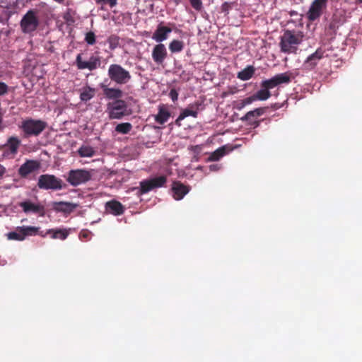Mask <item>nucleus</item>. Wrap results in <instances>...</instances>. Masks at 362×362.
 Returning a JSON list of instances; mask_svg holds the SVG:
<instances>
[{"label":"nucleus","mask_w":362,"mask_h":362,"mask_svg":"<svg viewBox=\"0 0 362 362\" xmlns=\"http://www.w3.org/2000/svg\"><path fill=\"white\" fill-rule=\"evenodd\" d=\"M304 34L302 31L286 30L280 37L279 47L286 54H296L298 46L303 41Z\"/></svg>","instance_id":"obj_1"},{"label":"nucleus","mask_w":362,"mask_h":362,"mask_svg":"<svg viewBox=\"0 0 362 362\" xmlns=\"http://www.w3.org/2000/svg\"><path fill=\"white\" fill-rule=\"evenodd\" d=\"M46 122L41 119H26L22 122L21 128L25 137L40 135L47 127Z\"/></svg>","instance_id":"obj_2"},{"label":"nucleus","mask_w":362,"mask_h":362,"mask_svg":"<svg viewBox=\"0 0 362 362\" xmlns=\"http://www.w3.org/2000/svg\"><path fill=\"white\" fill-rule=\"evenodd\" d=\"M107 75L112 81L119 85L127 83L132 78L129 71L117 64L110 65Z\"/></svg>","instance_id":"obj_3"},{"label":"nucleus","mask_w":362,"mask_h":362,"mask_svg":"<svg viewBox=\"0 0 362 362\" xmlns=\"http://www.w3.org/2000/svg\"><path fill=\"white\" fill-rule=\"evenodd\" d=\"M93 170L76 169L71 170L68 173L66 181L73 187H77L80 185L90 181L93 177Z\"/></svg>","instance_id":"obj_4"},{"label":"nucleus","mask_w":362,"mask_h":362,"mask_svg":"<svg viewBox=\"0 0 362 362\" xmlns=\"http://www.w3.org/2000/svg\"><path fill=\"white\" fill-rule=\"evenodd\" d=\"M107 112L110 119H120L128 116L131 112L128 110L127 104L124 100H117L107 105Z\"/></svg>","instance_id":"obj_5"},{"label":"nucleus","mask_w":362,"mask_h":362,"mask_svg":"<svg viewBox=\"0 0 362 362\" xmlns=\"http://www.w3.org/2000/svg\"><path fill=\"white\" fill-rule=\"evenodd\" d=\"M39 227L36 226H18L15 230L6 234L9 240L23 241L27 236H35L39 233Z\"/></svg>","instance_id":"obj_6"},{"label":"nucleus","mask_w":362,"mask_h":362,"mask_svg":"<svg viewBox=\"0 0 362 362\" xmlns=\"http://www.w3.org/2000/svg\"><path fill=\"white\" fill-rule=\"evenodd\" d=\"M37 10H29L22 18L20 25L24 33H30L35 31L40 23Z\"/></svg>","instance_id":"obj_7"},{"label":"nucleus","mask_w":362,"mask_h":362,"mask_svg":"<svg viewBox=\"0 0 362 362\" xmlns=\"http://www.w3.org/2000/svg\"><path fill=\"white\" fill-rule=\"evenodd\" d=\"M37 187L46 190H59L63 188V181L54 175H41L38 178Z\"/></svg>","instance_id":"obj_8"},{"label":"nucleus","mask_w":362,"mask_h":362,"mask_svg":"<svg viewBox=\"0 0 362 362\" xmlns=\"http://www.w3.org/2000/svg\"><path fill=\"white\" fill-rule=\"evenodd\" d=\"M166 182L167 177L165 175L144 180L140 182L139 193L141 194H146L156 188L163 187Z\"/></svg>","instance_id":"obj_9"},{"label":"nucleus","mask_w":362,"mask_h":362,"mask_svg":"<svg viewBox=\"0 0 362 362\" xmlns=\"http://www.w3.org/2000/svg\"><path fill=\"white\" fill-rule=\"evenodd\" d=\"M101 63V57L98 55H91L88 61L83 59L81 54H78L76 58V65L80 70L94 71L100 67Z\"/></svg>","instance_id":"obj_10"},{"label":"nucleus","mask_w":362,"mask_h":362,"mask_svg":"<svg viewBox=\"0 0 362 362\" xmlns=\"http://www.w3.org/2000/svg\"><path fill=\"white\" fill-rule=\"evenodd\" d=\"M291 82V77L288 73H282L275 75L270 79L264 80L261 82V88H265L268 90L283 83Z\"/></svg>","instance_id":"obj_11"},{"label":"nucleus","mask_w":362,"mask_h":362,"mask_svg":"<svg viewBox=\"0 0 362 362\" xmlns=\"http://www.w3.org/2000/svg\"><path fill=\"white\" fill-rule=\"evenodd\" d=\"M328 0H314L311 4L306 17L310 21H315L322 14V11L326 8Z\"/></svg>","instance_id":"obj_12"},{"label":"nucleus","mask_w":362,"mask_h":362,"mask_svg":"<svg viewBox=\"0 0 362 362\" xmlns=\"http://www.w3.org/2000/svg\"><path fill=\"white\" fill-rule=\"evenodd\" d=\"M18 205L25 214H38L41 216H43L45 214V206L40 203L36 204L32 202L30 200H26L20 202Z\"/></svg>","instance_id":"obj_13"},{"label":"nucleus","mask_w":362,"mask_h":362,"mask_svg":"<svg viewBox=\"0 0 362 362\" xmlns=\"http://www.w3.org/2000/svg\"><path fill=\"white\" fill-rule=\"evenodd\" d=\"M21 144V141L17 136H11L1 148L4 149V155L14 156L17 154Z\"/></svg>","instance_id":"obj_14"},{"label":"nucleus","mask_w":362,"mask_h":362,"mask_svg":"<svg viewBox=\"0 0 362 362\" xmlns=\"http://www.w3.org/2000/svg\"><path fill=\"white\" fill-rule=\"evenodd\" d=\"M40 163L37 160H28L18 169L21 177H26L29 174L39 170Z\"/></svg>","instance_id":"obj_15"},{"label":"nucleus","mask_w":362,"mask_h":362,"mask_svg":"<svg viewBox=\"0 0 362 362\" xmlns=\"http://www.w3.org/2000/svg\"><path fill=\"white\" fill-rule=\"evenodd\" d=\"M151 56L156 64H162L168 56L165 46L162 43L155 45L152 50Z\"/></svg>","instance_id":"obj_16"},{"label":"nucleus","mask_w":362,"mask_h":362,"mask_svg":"<svg viewBox=\"0 0 362 362\" xmlns=\"http://www.w3.org/2000/svg\"><path fill=\"white\" fill-rule=\"evenodd\" d=\"M190 187L180 181H175L172 185L173 197L175 200H181L189 192Z\"/></svg>","instance_id":"obj_17"},{"label":"nucleus","mask_w":362,"mask_h":362,"mask_svg":"<svg viewBox=\"0 0 362 362\" xmlns=\"http://www.w3.org/2000/svg\"><path fill=\"white\" fill-rule=\"evenodd\" d=\"M325 51L321 48L317 49V50L312 54L308 57L305 61L303 66L308 69H313L317 64L319 60L324 57Z\"/></svg>","instance_id":"obj_18"},{"label":"nucleus","mask_w":362,"mask_h":362,"mask_svg":"<svg viewBox=\"0 0 362 362\" xmlns=\"http://www.w3.org/2000/svg\"><path fill=\"white\" fill-rule=\"evenodd\" d=\"M172 32L169 27L164 26L160 23L152 35V38L157 42H161L168 39V34Z\"/></svg>","instance_id":"obj_19"},{"label":"nucleus","mask_w":362,"mask_h":362,"mask_svg":"<svg viewBox=\"0 0 362 362\" xmlns=\"http://www.w3.org/2000/svg\"><path fill=\"white\" fill-rule=\"evenodd\" d=\"M105 209L114 216H119L124 214L125 208L119 202L111 200L105 204Z\"/></svg>","instance_id":"obj_20"},{"label":"nucleus","mask_w":362,"mask_h":362,"mask_svg":"<svg viewBox=\"0 0 362 362\" xmlns=\"http://www.w3.org/2000/svg\"><path fill=\"white\" fill-rule=\"evenodd\" d=\"M101 88L103 89L105 97L109 100H120L123 96V92L122 90L115 88H109L106 85L101 84Z\"/></svg>","instance_id":"obj_21"},{"label":"nucleus","mask_w":362,"mask_h":362,"mask_svg":"<svg viewBox=\"0 0 362 362\" xmlns=\"http://www.w3.org/2000/svg\"><path fill=\"white\" fill-rule=\"evenodd\" d=\"M267 110V107H265L255 108L253 110L247 112L240 118V119L243 122H248L249 123L253 121L254 119L263 115L266 112Z\"/></svg>","instance_id":"obj_22"},{"label":"nucleus","mask_w":362,"mask_h":362,"mask_svg":"<svg viewBox=\"0 0 362 362\" xmlns=\"http://www.w3.org/2000/svg\"><path fill=\"white\" fill-rule=\"evenodd\" d=\"M53 206L56 211L68 214L72 212L78 207V204L66 202H54Z\"/></svg>","instance_id":"obj_23"},{"label":"nucleus","mask_w":362,"mask_h":362,"mask_svg":"<svg viewBox=\"0 0 362 362\" xmlns=\"http://www.w3.org/2000/svg\"><path fill=\"white\" fill-rule=\"evenodd\" d=\"M170 117V113L164 105H161L158 107V112L155 116V120L160 124H165Z\"/></svg>","instance_id":"obj_24"},{"label":"nucleus","mask_w":362,"mask_h":362,"mask_svg":"<svg viewBox=\"0 0 362 362\" xmlns=\"http://www.w3.org/2000/svg\"><path fill=\"white\" fill-rule=\"evenodd\" d=\"M69 233L68 230L62 228L49 229L46 233V234L50 235L52 239H60L62 240H65L68 237Z\"/></svg>","instance_id":"obj_25"},{"label":"nucleus","mask_w":362,"mask_h":362,"mask_svg":"<svg viewBox=\"0 0 362 362\" xmlns=\"http://www.w3.org/2000/svg\"><path fill=\"white\" fill-rule=\"evenodd\" d=\"M255 68L252 65L247 66L244 69L239 71L237 77L241 81L250 80L255 73Z\"/></svg>","instance_id":"obj_26"},{"label":"nucleus","mask_w":362,"mask_h":362,"mask_svg":"<svg viewBox=\"0 0 362 362\" xmlns=\"http://www.w3.org/2000/svg\"><path fill=\"white\" fill-rule=\"evenodd\" d=\"M95 89L90 86H86L81 90L80 99L83 102H87L95 95Z\"/></svg>","instance_id":"obj_27"},{"label":"nucleus","mask_w":362,"mask_h":362,"mask_svg":"<svg viewBox=\"0 0 362 362\" xmlns=\"http://www.w3.org/2000/svg\"><path fill=\"white\" fill-rule=\"evenodd\" d=\"M272 94L269 90L266 89L265 88H262L260 90H257L255 93L252 95V97L254 101L256 100H267L271 97Z\"/></svg>","instance_id":"obj_28"},{"label":"nucleus","mask_w":362,"mask_h":362,"mask_svg":"<svg viewBox=\"0 0 362 362\" xmlns=\"http://www.w3.org/2000/svg\"><path fill=\"white\" fill-rule=\"evenodd\" d=\"M191 116L192 117L197 118V113L194 111H191L187 107L185 109H183L177 119L175 120V124L177 126H181L180 122L183 120L185 117Z\"/></svg>","instance_id":"obj_29"},{"label":"nucleus","mask_w":362,"mask_h":362,"mask_svg":"<svg viewBox=\"0 0 362 362\" xmlns=\"http://www.w3.org/2000/svg\"><path fill=\"white\" fill-rule=\"evenodd\" d=\"M133 128V126L129 122H122L118 124L115 128V131L117 133L122 134H129Z\"/></svg>","instance_id":"obj_30"},{"label":"nucleus","mask_w":362,"mask_h":362,"mask_svg":"<svg viewBox=\"0 0 362 362\" xmlns=\"http://www.w3.org/2000/svg\"><path fill=\"white\" fill-rule=\"evenodd\" d=\"M78 153L81 157H92L95 155V151L91 146H81L78 150Z\"/></svg>","instance_id":"obj_31"},{"label":"nucleus","mask_w":362,"mask_h":362,"mask_svg":"<svg viewBox=\"0 0 362 362\" xmlns=\"http://www.w3.org/2000/svg\"><path fill=\"white\" fill-rule=\"evenodd\" d=\"M184 48V42L178 40H173L169 44V49L172 53L180 52Z\"/></svg>","instance_id":"obj_32"},{"label":"nucleus","mask_w":362,"mask_h":362,"mask_svg":"<svg viewBox=\"0 0 362 362\" xmlns=\"http://www.w3.org/2000/svg\"><path fill=\"white\" fill-rule=\"evenodd\" d=\"M253 102H255V101H254L252 95H250V96L245 98L243 100L237 101V103L235 105V108L238 110H241L247 105L252 104Z\"/></svg>","instance_id":"obj_33"},{"label":"nucleus","mask_w":362,"mask_h":362,"mask_svg":"<svg viewBox=\"0 0 362 362\" xmlns=\"http://www.w3.org/2000/svg\"><path fill=\"white\" fill-rule=\"evenodd\" d=\"M226 154V150L224 147H221L214 151L209 157L210 161H217L221 159Z\"/></svg>","instance_id":"obj_34"},{"label":"nucleus","mask_w":362,"mask_h":362,"mask_svg":"<svg viewBox=\"0 0 362 362\" xmlns=\"http://www.w3.org/2000/svg\"><path fill=\"white\" fill-rule=\"evenodd\" d=\"M120 38L116 35H111L107 38V42L109 44V48L111 50L115 49L119 45Z\"/></svg>","instance_id":"obj_35"},{"label":"nucleus","mask_w":362,"mask_h":362,"mask_svg":"<svg viewBox=\"0 0 362 362\" xmlns=\"http://www.w3.org/2000/svg\"><path fill=\"white\" fill-rule=\"evenodd\" d=\"M98 5H101V9H103L104 5H109L112 8L117 4V0H94Z\"/></svg>","instance_id":"obj_36"},{"label":"nucleus","mask_w":362,"mask_h":362,"mask_svg":"<svg viewBox=\"0 0 362 362\" xmlns=\"http://www.w3.org/2000/svg\"><path fill=\"white\" fill-rule=\"evenodd\" d=\"M85 41L88 45H94L96 42V37H95V33L92 31L88 32L85 36Z\"/></svg>","instance_id":"obj_37"},{"label":"nucleus","mask_w":362,"mask_h":362,"mask_svg":"<svg viewBox=\"0 0 362 362\" xmlns=\"http://www.w3.org/2000/svg\"><path fill=\"white\" fill-rule=\"evenodd\" d=\"M190 4L193 8L196 11H199L202 8V0H189Z\"/></svg>","instance_id":"obj_38"},{"label":"nucleus","mask_w":362,"mask_h":362,"mask_svg":"<svg viewBox=\"0 0 362 362\" xmlns=\"http://www.w3.org/2000/svg\"><path fill=\"white\" fill-rule=\"evenodd\" d=\"M202 105V103L199 101H196L193 103L189 104L187 108L189 109L191 111H194L198 114V112L200 109V107Z\"/></svg>","instance_id":"obj_39"},{"label":"nucleus","mask_w":362,"mask_h":362,"mask_svg":"<svg viewBox=\"0 0 362 362\" xmlns=\"http://www.w3.org/2000/svg\"><path fill=\"white\" fill-rule=\"evenodd\" d=\"M8 92V86L4 83L0 81V96L4 95Z\"/></svg>","instance_id":"obj_40"},{"label":"nucleus","mask_w":362,"mask_h":362,"mask_svg":"<svg viewBox=\"0 0 362 362\" xmlns=\"http://www.w3.org/2000/svg\"><path fill=\"white\" fill-rule=\"evenodd\" d=\"M169 96L173 102H175L178 99V92L175 88H172L169 93Z\"/></svg>","instance_id":"obj_41"},{"label":"nucleus","mask_w":362,"mask_h":362,"mask_svg":"<svg viewBox=\"0 0 362 362\" xmlns=\"http://www.w3.org/2000/svg\"><path fill=\"white\" fill-rule=\"evenodd\" d=\"M89 235V231L88 230H82L80 233V237L83 238H88Z\"/></svg>","instance_id":"obj_42"},{"label":"nucleus","mask_w":362,"mask_h":362,"mask_svg":"<svg viewBox=\"0 0 362 362\" xmlns=\"http://www.w3.org/2000/svg\"><path fill=\"white\" fill-rule=\"evenodd\" d=\"M6 173V168L3 165L0 164V177H3Z\"/></svg>","instance_id":"obj_43"},{"label":"nucleus","mask_w":362,"mask_h":362,"mask_svg":"<svg viewBox=\"0 0 362 362\" xmlns=\"http://www.w3.org/2000/svg\"><path fill=\"white\" fill-rule=\"evenodd\" d=\"M249 124L251 125H254L255 127H257L259 125L260 121H252V122H249Z\"/></svg>","instance_id":"obj_44"},{"label":"nucleus","mask_w":362,"mask_h":362,"mask_svg":"<svg viewBox=\"0 0 362 362\" xmlns=\"http://www.w3.org/2000/svg\"><path fill=\"white\" fill-rule=\"evenodd\" d=\"M228 6V4L227 3H224L223 5H222V9L223 11H225L226 9V7Z\"/></svg>","instance_id":"obj_45"},{"label":"nucleus","mask_w":362,"mask_h":362,"mask_svg":"<svg viewBox=\"0 0 362 362\" xmlns=\"http://www.w3.org/2000/svg\"><path fill=\"white\" fill-rule=\"evenodd\" d=\"M210 168H211V170H214V169H215V165H211V166H210Z\"/></svg>","instance_id":"obj_46"},{"label":"nucleus","mask_w":362,"mask_h":362,"mask_svg":"<svg viewBox=\"0 0 362 362\" xmlns=\"http://www.w3.org/2000/svg\"><path fill=\"white\" fill-rule=\"evenodd\" d=\"M226 95H227V93H223V97H224V96H226Z\"/></svg>","instance_id":"obj_47"},{"label":"nucleus","mask_w":362,"mask_h":362,"mask_svg":"<svg viewBox=\"0 0 362 362\" xmlns=\"http://www.w3.org/2000/svg\"><path fill=\"white\" fill-rule=\"evenodd\" d=\"M357 1H358V3L362 4V0H357Z\"/></svg>","instance_id":"obj_48"}]
</instances>
